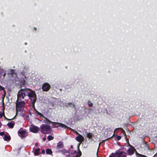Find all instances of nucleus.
<instances>
[{"mask_svg": "<svg viewBox=\"0 0 157 157\" xmlns=\"http://www.w3.org/2000/svg\"><path fill=\"white\" fill-rule=\"evenodd\" d=\"M44 122L46 124H42L40 126V131L42 133L45 134H49L51 131L52 129L50 128V125L52 124V126L53 128H66L67 127L64 124H62L59 123H57L53 122L47 119H46Z\"/></svg>", "mask_w": 157, "mask_h": 157, "instance_id": "obj_1", "label": "nucleus"}, {"mask_svg": "<svg viewBox=\"0 0 157 157\" xmlns=\"http://www.w3.org/2000/svg\"><path fill=\"white\" fill-rule=\"evenodd\" d=\"M27 96L31 100L32 103V106L34 107V105L36 100V95L35 92L30 89H27Z\"/></svg>", "mask_w": 157, "mask_h": 157, "instance_id": "obj_2", "label": "nucleus"}, {"mask_svg": "<svg viewBox=\"0 0 157 157\" xmlns=\"http://www.w3.org/2000/svg\"><path fill=\"white\" fill-rule=\"evenodd\" d=\"M15 103L17 112L22 111L24 110L25 102L24 101L17 100Z\"/></svg>", "mask_w": 157, "mask_h": 157, "instance_id": "obj_3", "label": "nucleus"}, {"mask_svg": "<svg viewBox=\"0 0 157 157\" xmlns=\"http://www.w3.org/2000/svg\"><path fill=\"white\" fill-rule=\"evenodd\" d=\"M27 89H23L20 90L17 94V100H21L24 99L25 97H27Z\"/></svg>", "mask_w": 157, "mask_h": 157, "instance_id": "obj_4", "label": "nucleus"}, {"mask_svg": "<svg viewBox=\"0 0 157 157\" xmlns=\"http://www.w3.org/2000/svg\"><path fill=\"white\" fill-rule=\"evenodd\" d=\"M81 155V153L80 151L79 152L75 151L73 153H70L68 155H67L66 157H79Z\"/></svg>", "mask_w": 157, "mask_h": 157, "instance_id": "obj_5", "label": "nucleus"}, {"mask_svg": "<svg viewBox=\"0 0 157 157\" xmlns=\"http://www.w3.org/2000/svg\"><path fill=\"white\" fill-rule=\"evenodd\" d=\"M116 151L117 155L118 154L117 153H119L118 155H120V157H126V153L124 152V149H119Z\"/></svg>", "mask_w": 157, "mask_h": 157, "instance_id": "obj_6", "label": "nucleus"}, {"mask_svg": "<svg viewBox=\"0 0 157 157\" xmlns=\"http://www.w3.org/2000/svg\"><path fill=\"white\" fill-rule=\"evenodd\" d=\"M18 134L19 136L21 138L25 137L27 135V132L24 130L20 129L18 132Z\"/></svg>", "mask_w": 157, "mask_h": 157, "instance_id": "obj_7", "label": "nucleus"}, {"mask_svg": "<svg viewBox=\"0 0 157 157\" xmlns=\"http://www.w3.org/2000/svg\"><path fill=\"white\" fill-rule=\"evenodd\" d=\"M78 136L76 137V140L80 144L84 140V137L82 135L79 134L78 132L76 133Z\"/></svg>", "mask_w": 157, "mask_h": 157, "instance_id": "obj_8", "label": "nucleus"}, {"mask_svg": "<svg viewBox=\"0 0 157 157\" xmlns=\"http://www.w3.org/2000/svg\"><path fill=\"white\" fill-rule=\"evenodd\" d=\"M50 86L48 83H45L42 86V89L44 91H47L50 88Z\"/></svg>", "mask_w": 157, "mask_h": 157, "instance_id": "obj_9", "label": "nucleus"}, {"mask_svg": "<svg viewBox=\"0 0 157 157\" xmlns=\"http://www.w3.org/2000/svg\"><path fill=\"white\" fill-rule=\"evenodd\" d=\"M39 128L34 125H31L30 128L29 130L30 131L33 133H37L39 130Z\"/></svg>", "mask_w": 157, "mask_h": 157, "instance_id": "obj_10", "label": "nucleus"}, {"mask_svg": "<svg viewBox=\"0 0 157 157\" xmlns=\"http://www.w3.org/2000/svg\"><path fill=\"white\" fill-rule=\"evenodd\" d=\"M135 151V149L132 146H131L130 148L128 150V152L129 155H132Z\"/></svg>", "mask_w": 157, "mask_h": 157, "instance_id": "obj_11", "label": "nucleus"}, {"mask_svg": "<svg viewBox=\"0 0 157 157\" xmlns=\"http://www.w3.org/2000/svg\"><path fill=\"white\" fill-rule=\"evenodd\" d=\"M33 108L34 111H35V113L36 114V116H39L40 117H44L43 115L41 113L38 112L35 108V106L34 105V107H33Z\"/></svg>", "mask_w": 157, "mask_h": 157, "instance_id": "obj_12", "label": "nucleus"}, {"mask_svg": "<svg viewBox=\"0 0 157 157\" xmlns=\"http://www.w3.org/2000/svg\"><path fill=\"white\" fill-rule=\"evenodd\" d=\"M118 154L117 155L116 154V151L114 153H113L111 154V155L109 156V157H120V155L119 154V153H117Z\"/></svg>", "mask_w": 157, "mask_h": 157, "instance_id": "obj_13", "label": "nucleus"}, {"mask_svg": "<svg viewBox=\"0 0 157 157\" xmlns=\"http://www.w3.org/2000/svg\"><path fill=\"white\" fill-rule=\"evenodd\" d=\"M63 143L61 142H59L57 144V148L58 149L60 148L63 147Z\"/></svg>", "mask_w": 157, "mask_h": 157, "instance_id": "obj_14", "label": "nucleus"}, {"mask_svg": "<svg viewBox=\"0 0 157 157\" xmlns=\"http://www.w3.org/2000/svg\"><path fill=\"white\" fill-rule=\"evenodd\" d=\"M15 123L14 122H11L8 123L7 124V125L10 128H12L13 127Z\"/></svg>", "mask_w": 157, "mask_h": 157, "instance_id": "obj_15", "label": "nucleus"}, {"mask_svg": "<svg viewBox=\"0 0 157 157\" xmlns=\"http://www.w3.org/2000/svg\"><path fill=\"white\" fill-rule=\"evenodd\" d=\"M5 76V71L3 70H2V72L0 73V77H1L4 78Z\"/></svg>", "mask_w": 157, "mask_h": 157, "instance_id": "obj_16", "label": "nucleus"}, {"mask_svg": "<svg viewBox=\"0 0 157 157\" xmlns=\"http://www.w3.org/2000/svg\"><path fill=\"white\" fill-rule=\"evenodd\" d=\"M4 139L5 141H9L10 140V137L6 135H5L4 137Z\"/></svg>", "mask_w": 157, "mask_h": 157, "instance_id": "obj_17", "label": "nucleus"}, {"mask_svg": "<svg viewBox=\"0 0 157 157\" xmlns=\"http://www.w3.org/2000/svg\"><path fill=\"white\" fill-rule=\"evenodd\" d=\"M46 153L47 154H51L52 153V151L51 149H48L46 150Z\"/></svg>", "mask_w": 157, "mask_h": 157, "instance_id": "obj_18", "label": "nucleus"}, {"mask_svg": "<svg viewBox=\"0 0 157 157\" xmlns=\"http://www.w3.org/2000/svg\"><path fill=\"white\" fill-rule=\"evenodd\" d=\"M93 135V134L92 133L89 132L87 134V136L89 139H91V138Z\"/></svg>", "mask_w": 157, "mask_h": 157, "instance_id": "obj_19", "label": "nucleus"}, {"mask_svg": "<svg viewBox=\"0 0 157 157\" xmlns=\"http://www.w3.org/2000/svg\"><path fill=\"white\" fill-rule=\"evenodd\" d=\"M67 106H70L71 107H75V105H74V104H73L71 103H69L67 104Z\"/></svg>", "mask_w": 157, "mask_h": 157, "instance_id": "obj_20", "label": "nucleus"}, {"mask_svg": "<svg viewBox=\"0 0 157 157\" xmlns=\"http://www.w3.org/2000/svg\"><path fill=\"white\" fill-rule=\"evenodd\" d=\"M39 151L40 150L39 149H36L35 150L34 153L36 155H38Z\"/></svg>", "mask_w": 157, "mask_h": 157, "instance_id": "obj_21", "label": "nucleus"}, {"mask_svg": "<svg viewBox=\"0 0 157 157\" xmlns=\"http://www.w3.org/2000/svg\"><path fill=\"white\" fill-rule=\"evenodd\" d=\"M47 138H48V140L50 141V140H53L54 138V137H53L52 136L50 135V136H49Z\"/></svg>", "mask_w": 157, "mask_h": 157, "instance_id": "obj_22", "label": "nucleus"}, {"mask_svg": "<svg viewBox=\"0 0 157 157\" xmlns=\"http://www.w3.org/2000/svg\"><path fill=\"white\" fill-rule=\"evenodd\" d=\"M88 104L89 107H91L92 106L93 103L91 102L90 101H88Z\"/></svg>", "mask_w": 157, "mask_h": 157, "instance_id": "obj_23", "label": "nucleus"}, {"mask_svg": "<svg viewBox=\"0 0 157 157\" xmlns=\"http://www.w3.org/2000/svg\"><path fill=\"white\" fill-rule=\"evenodd\" d=\"M4 109L3 110V111L2 112H0V118L2 117L4 115Z\"/></svg>", "mask_w": 157, "mask_h": 157, "instance_id": "obj_24", "label": "nucleus"}, {"mask_svg": "<svg viewBox=\"0 0 157 157\" xmlns=\"http://www.w3.org/2000/svg\"><path fill=\"white\" fill-rule=\"evenodd\" d=\"M121 138V137L120 136H118L117 137V139L118 140H119Z\"/></svg>", "mask_w": 157, "mask_h": 157, "instance_id": "obj_25", "label": "nucleus"}, {"mask_svg": "<svg viewBox=\"0 0 157 157\" xmlns=\"http://www.w3.org/2000/svg\"><path fill=\"white\" fill-rule=\"evenodd\" d=\"M4 134V132H0V135L1 136H3Z\"/></svg>", "mask_w": 157, "mask_h": 157, "instance_id": "obj_26", "label": "nucleus"}, {"mask_svg": "<svg viewBox=\"0 0 157 157\" xmlns=\"http://www.w3.org/2000/svg\"><path fill=\"white\" fill-rule=\"evenodd\" d=\"M3 87L2 86H0V90H3Z\"/></svg>", "mask_w": 157, "mask_h": 157, "instance_id": "obj_27", "label": "nucleus"}, {"mask_svg": "<svg viewBox=\"0 0 157 157\" xmlns=\"http://www.w3.org/2000/svg\"><path fill=\"white\" fill-rule=\"evenodd\" d=\"M62 152H67V151L66 150H63L61 151Z\"/></svg>", "mask_w": 157, "mask_h": 157, "instance_id": "obj_28", "label": "nucleus"}, {"mask_svg": "<svg viewBox=\"0 0 157 157\" xmlns=\"http://www.w3.org/2000/svg\"><path fill=\"white\" fill-rule=\"evenodd\" d=\"M46 139V138L45 137H44L43 138V140L44 141H45V140Z\"/></svg>", "mask_w": 157, "mask_h": 157, "instance_id": "obj_29", "label": "nucleus"}, {"mask_svg": "<svg viewBox=\"0 0 157 157\" xmlns=\"http://www.w3.org/2000/svg\"><path fill=\"white\" fill-rule=\"evenodd\" d=\"M42 153H45V151L44 150H42Z\"/></svg>", "mask_w": 157, "mask_h": 157, "instance_id": "obj_30", "label": "nucleus"}, {"mask_svg": "<svg viewBox=\"0 0 157 157\" xmlns=\"http://www.w3.org/2000/svg\"><path fill=\"white\" fill-rule=\"evenodd\" d=\"M136 155H138V156H140V154L136 152Z\"/></svg>", "mask_w": 157, "mask_h": 157, "instance_id": "obj_31", "label": "nucleus"}, {"mask_svg": "<svg viewBox=\"0 0 157 157\" xmlns=\"http://www.w3.org/2000/svg\"><path fill=\"white\" fill-rule=\"evenodd\" d=\"M34 29L35 30H36V29H36V27H34Z\"/></svg>", "mask_w": 157, "mask_h": 157, "instance_id": "obj_32", "label": "nucleus"}, {"mask_svg": "<svg viewBox=\"0 0 157 157\" xmlns=\"http://www.w3.org/2000/svg\"><path fill=\"white\" fill-rule=\"evenodd\" d=\"M11 71L12 72L11 73L12 74V72H13L14 71V70H12Z\"/></svg>", "mask_w": 157, "mask_h": 157, "instance_id": "obj_33", "label": "nucleus"}, {"mask_svg": "<svg viewBox=\"0 0 157 157\" xmlns=\"http://www.w3.org/2000/svg\"><path fill=\"white\" fill-rule=\"evenodd\" d=\"M2 125V124L1 122H0V127H1Z\"/></svg>", "mask_w": 157, "mask_h": 157, "instance_id": "obj_34", "label": "nucleus"}, {"mask_svg": "<svg viewBox=\"0 0 157 157\" xmlns=\"http://www.w3.org/2000/svg\"><path fill=\"white\" fill-rule=\"evenodd\" d=\"M143 157H145V156H144V155H141Z\"/></svg>", "mask_w": 157, "mask_h": 157, "instance_id": "obj_35", "label": "nucleus"}, {"mask_svg": "<svg viewBox=\"0 0 157 157\" xmlns=\"http://www.w3.org/2000/svg\"><path fill=\"white\" fill-rule=\"evenodd\" d=\"M71 148H72V147H73V146H72V145H71Z\"/></svg>", "mask_w": 157, "mask_h": 157, "instance_id": "obj_36", "label": "nucleus"}, {"mask_svg": "<svg viewBox=\"0 0 157 157\" xmlns=\"http://www.w3.org/2000/svg\"><path fill=\"white\" fill-rule=\"evenodd\" d=\"M121 129L123 130V131H124L123 129L122 128H121Z\"/></svg>", "mask_w": 157, "mask_h": 157, "instance_id": "obj_37", "label": "nucleus"}]
</instances>
